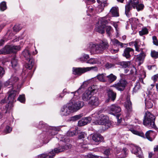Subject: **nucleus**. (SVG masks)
<instances>
[{
    "instance_id": "f257e3e1",
    "label": "nucleus",
    "mask_w": 158,
    "mask_h": 158,
    "mask_svg": "<svg viewBox=\"0 0 158 158\" xmlns=\"http://www.w3.org/2000/svg\"><path fill=\"white\" fill-rule=\"evenodd\" d=\"M89 48L96 54L102 53L104 50L108 49L109 45L107 40H103L99 44L90 43L89 44Z\"/></svg>"
},
{
    "instance_id": "f03ea898",
    "label": "nucleus",
    "mask_w": 158,
    "mask_h": 158,
    "mask_svg": "<svg viewBox=\"0 0 158 158\" xmlns=\"http://www.w3.org/2000/svg\"><path fill=\"white\" fill-rule=\"evenodd\" d=\"M71 145L67 144L64 146H59L58 147L55 148L54 150L48 153H44L41 154L39 156V158H52L56 153H58L62 152L65 150L70 149Z\"/></svg>"
},
{
    "instance_id": "7ed1b4c3",
    "label": "nucleus",
    "mask_w": 158,
    "mask_h": 158,
    "mask_svg": "<svg viewBox=\"0 0 158 158\" xmlns=\"http://www.w3.org/2000/svg\"><path fill=\"white\" fill-rule=\"evenodd\" d=\"M144 7L143 4H139L138 0H129L125 6V14L127 16H128L129 12L132 8L136 9L137 11H139L142 10Z\"/></svg>"
},
{
    "instance_id": "20e7f679",
    "label": "nucleus",
    "mask_w": 158,
    "mask_h": 158,
    "mask_svg": "<svg viewBox=\"0 0 158 158\" xmlns=\"http://www.w3.org/2000/svg\"><path fill=\"white\" fill-rule=\"evenodd\" d=\"M3 85L5 87L11 88L12 90L8 92V99L9 102H14L16 95L19 94L20 90L19 88L17 87V89L16 90L15 86L13 85L9 79L4 82L3 83ZM17 87H18L17 86Z\"/></svg>"
},
{
    "instance_id": "39448f33",
    "label": "nucleus",
    "mask_w": 158,
    "mask_h": 158,
    "mask_svg": "<svg viewBox=\"0 0 158 158\" xmlns=\"http://www.w3.org/2000/svg\"><path fill=\"white\" fill-rule=\"evenodd\" d=\"M107 23V20H98L95 28L96 31L103 34L105 33L104 28H105L106 33L110 36L111 34L113 29L110 26L106 25Z\"/></svg>"
},
{
    "instance_id": "423d86ee",
    "label": "nucleus",
    "mask_w": 158,
    "mask_h": 158,
    "mask_svg": "<svg viewBox=\"0 0 158 158\" xmlns=\"http://www.w3.org/2000/svg\"><path fill=\"white\" fill-rule=\"evenodd\" d=\"M155 116L150 112H145L143 121V124L148 127L157 129V128L155 123Z\"/></svg>"
},
{
    "instance_id": "0eeeda50",
    "label": "nucleus",
    "mask_w": 158,
    "mask_h": 158,
    "mask_svg": "<svg viewBox=\"0 0 158 158\" xmlns=\"http://www.w3.org/2000/svg\"><path fill=\"white\" fill-rule=\"evenodd\" d=\"M39 124V126L38 127L40 128L44 127L48 128V131L46 133V135H48L47 137L48 138H51V136L56 134L57 133V132L60 130V128L58 127H48L47 125L44 124L42 121L40 122Z\"/></svg>"
},
{
    "instance_id": "6e6552de",
    "label": "nucleus",
    "mask_w": 158,
    "mask_h": 158,
    "mask_svg": "<svg viewBox=\"0 0 158 158\" xmlns=\"http://www.w3.org/2000/svg\"><path fill=\"white\" fill-rule=\"evenodd\" d=\"M22 54L26 59L29 60L27 63H26L25 65V67L29 69H31L32 68L34 64V60L31 56V54L29 51L27 49H25L23 52Z\"/></svg>"
},
{
    "instance_id": "1a4fd4ad",
    "label": "nucleus",
    "mask_w": 158,
    "mask_h": 158,
    "mask_svg": "<svg viewBox=\"0 0 158 158\" xmlns=\"http://www.w3.org/2000/svg\"><path fill=\"white\" fill-rule=\"evenodd\" d=\"M20 49L19 46H6L4 48L0 50V54H6L10 53H16Z\"/></svg>"
},
{
    "instance_id": "9d476101",
    "label": "nucleus",
    "mask_w": 158,
    "mask_h": 158,
    "mask_svg": "<svg viewBox=\"0 0 158 158\" xmlns=\"http://www.w3.org/2000/svg\"><path fill=\"white\" fill-rule=\"evenodd\" d=\"M71 104H67L64 106L60 111V114L61 116H67L74 112Z\"/></svg>"
},
{
    "instance_id": "9b49d317",
    "label": "nucleus",
    "mask_w": 158,
    "mask_h": 158,
    "mask_svg": "<svg viewBox=\"0 0 158 158\" xmlns=\"http://www.w3.org/2000/svg\"><path fill=\"white\" fill-rule=\"evenodd\" d=\"M71 104L73 111H76L82 108L84 106V102L81 101L76 100L73 99L72 100Z\"/></svg>"
},
{
    "instance_id": "f8f14e48",
    "label": "nucleus",
    "mask_w": 158,
    "mask_h": 158,
    "mask_svg": "<svg viewBox=\"0 0 158 158\" xmlns=\"http://www.w3.org/2000/svg\"><path fill=\"white\" fill-rule=\"evenodd\" d=\"M107 110L110 114L114 115L116 113H119L121 111L120 107L116 104H112L108 107Z\"/></svg>"
},
{
    "instance_id": "ddd939ff",
    "label": "nucleus",
    "mask_w": 158,
    "mask_h": 158,
    "mask_svg": "<svg viewBox=\"0 0 158 158\" xmlns=\"http://www.w3.org/2000/svg\"><path fill=\"white\" fill-rule=\"evenodd\" d=\"M96 67H87L86 68H73V72L75 74L81 75L82 73H84L87 71L93 69L94 68H96Z\"/></svg>"
},
{
    "instance_id": "4468645a",
    "label": "nucleus",
    "mask_w": 158,
    "mask_h": 158,
    "mask_svg": "<svg viewBox=\"0 0 158 158\" xmlns=\"http://www.w3.org/2000/svg\"><path fill=\"white\" fill-rule=\"evenodd\" d=\"M127 83L126 80L121 79L118 82L114 84L113 86L118 90L123 91L126 87Z\"/></svg>"
},
{
    "instance_id": "2eb2a0df",
    "label": "nucleus",
    "mask_w": 158,
    "mask_h": 158,
    "mask_svg": "<svg viewBox=\"0 0 158 158\" xmlns=\"http://www.w3.org/2000/svg\"><path fill=\"white\" fill-rule=\"evenodd\" d=\"M107 118L103 114H100L95 122V124L97 125H106L108 121Z\"/></svg>"
},
{
    "instance_id": "dca6fc26",
    "label": "nucleus",
    "mask_w": 158,
    "mask_h": 158,
    "mask_svg": "<svg viewBox=\"0 0 158 158\" xmlns=\"http://www.w3.org/2000/svg\"><path fill=\"white\" fill-rule=\"evenodd\" d=\"M131 152L136 155L137 157L142 158L143 156V153L141 148L136 146L133 145L132 146Z\"/></svg>"
},
{
    "instance_id": "f3484780",
    "label": "nucleus",
    "mask_w": 158,
    "mask_h": 158,
    "mask_svg": "<svg viewBox=\"0 0 158 158\" xmlns=\"http://www.w3.org/2000/svg\"><path fill=\"white\" fill-rule=\"evenodd\" d=\"M134 50L131 48L127 47L124 50L123 56L127 59H129L131 56V55L134 53Z\"/></svg>"
},
{
    "instance_id": "a211bd4d",
    "label": "nucleus",
    "mask_w": 158,
    "mask_h": 158,
    "mask_svg": "<svg viewBox=\"0 0 158 158\" xmlns=\"http://www.w3.org/2000/svg\"><path fill=\"white\" fill-rule=\"evenodd\" d=\"M108 98L106 101V102H108L111 100L114 101L116 98V94L112 90L109 89L107 92Z\"/></svg>"
},
{
    "instance_id": "6ab92c4d",
    "label": "nucleus",
    "mask_w": 158,
    "mask_h": 158,
    "mask_svg": "<svg viewBox=\"0 0 158 158\" xmlns=\"http://www.w3.org/2000/svg\"><path fill=\"white\" fill-rule=\"evenodd\" d=\"M91 92L89 90L86 91L82 95V99L84 101H88L92 97Z\"/></svg>"
},
{
    "instance_id": "aec40b11",
    "label": "nucleus",
    "mask_w": 158,
    "mask_h": 158,
    "mask_svg": "<svg viewBox=\"0 0 158 158\" xmlns=\"http://www.w3.org/2000/svg\"><path fill=\"white\" fill-rule=\"evenodd\" d=\"M89 104L93 106H98L99 104L98 98L95 96H92L89 102Z\"/></svg>"
},
{
    "instance_id": "412c9836",
    "label": "nucleus",
    "mask_w": 158,
    "mask_h": 158,
    "mask_svg": "<svg viewBox=\"0 0 158 158\" xmlns=\"http://www.w3.org/2000/svg\"><path fill=\"white\" fill-rule=\"evenodd\" d=\"M91 118L90 117H88L83 118L81 120L78 122V125L80 126H82L90 123Z\"/></svg>"
},
{
    "instance_id": "4be33fe9",
    "label": "nucleus",
    "mask_w": 158,
    "mask_h": 158,
    "mask_svg": "<svg viewBox=\"0 0 158 158\" xmlns=\"http://www.w3.org/2000/svg\"><path fill=\"white\" fill-rule=\"evenodd\" d=\"M92 139L94 141L97 143H100L103 140V137L99 134H94L93 135Z\"/></svg>"
},
{
    "instance_id": "5701e85b",
    "label": "nucleus",
    "mask_w": 158,
    "mask_h": 158,
    "mask_svg": "<svg viewBox=\"0 0 158 158\" xmlns=\"http://www.w3.org/2000/svg\"><path fill=\"white\" fill-rule=\"evenodd\" d=\"M10 80V81L11 83L13 86H15L16 90L17 89V86L19 88L18 86L17 85V82L19 81V78L15 75L12 76L9 79Z\"/></svg>"
},
{
    "instance_id": "b1692460",
    "label": "nucleus",
    "mask_w": 158,
    "mask_h": 158,
    "mask_svg": "<svg viewBox=\"0 0 158 158\" xmlns=\"http://www.w3.org/2000/svg\"><path fill=\"white\" fill-rule=\"evenodd\" d=\"M154 153L153 152L149 153V158H158V145H156L154 148Z\"/></svg>"
},
{
    "instance_id": "393cba45",
    "label": "nucleus",
    "mask_w": 158,
    "mask_h": 158,
    "mask_svg": "<svg viewBox=\"0 0 158 158\" xmlns=\"http://www.w3.org/2000/svg\"><path fill=\"white\" fill-rule=\"evenodd\" d=\"M111 43H112V44L114 46H119L121 48L123 47V44L120 42L117 39H111Z\"/></svg>"
},
{
    "instance_id": "a878e982",
    "label": "nucleus",
    "mask_w": 158,
    "mask_h": 158,
    "mask_svg": "<svg viewBox=\"0 0 158 158\" xmlns=\"http://www.w3.org/2000/svg\"><path fill=\"white\" fill-rule=\"evenodd\" d=\"M125 107L128 112H131L132 111V103L130 99L128 98L126 102Z\"/></svg>"
},
{
    "instance_id": "bb28decb",
    "label": "nucleus",
    "mask_w": 158,
    "mask_h": 158,
    "mask_svg": "<svg viewBox=\"0 0 158 158\" xmlns=\"http://www.w3.org/2000/svg\"><path fill=\"white\" fill-rule=\"evenodd\" d=\"M106 74L105 73H102L98 75L97 76V79L100 81L102 82H105L106 81Z\"/></svg>"
},
{
    "instance_id": "cd10ccee",
    "label": "nucleus",
    "mask_w": 158,
    "mask_h": 158,
    "mask_svg": "<svg viewBox=\"0 0 158 158\" xmlns=\"http://www.w3.org/2000/svg\"><path fill=\"white\" fill-rule=\"evenodd\" d=\"M110 12L113 16L117 17L119 16L118 7H112L110 10Z\"/></svg>"
},
{
    "instance_id": "c85d7f7f",
    "label": "nucleus",
    "mask_w": 158,
    "mask_h": 158,
    "mask_svg": "<svg viewBox=\"0 0 158 158\" xmlns=\"http://www.w3.org/2000/svg\"><path fill=\"white\" fill-rule=\"evenodd\" d=\"M106 77L107 78L108 81L110 83L114 81L117 78L116 76L112 73L106 76Z\"/></svg>"
},
{
    "instance_id": "c756f323",
    "label": "nucleus",
    "mask_w": 158,
    "mask_h": 158,
    "mask_svg": "<svg viewBox=\"0 0 158 158\" xmlns=\"http://www.w3.org/2000/svg\"><path fill=\"white\" fill-rule=\"evenodd\" d=\"M145 105L146 108L149 109L152 108L153 106L152 101L151 100H145Z\"/></svg>"
},
{
    "instance_id": "7c9ffc66",
    "label": "nucleus",
    "mask_w": 158,
    "mask_h": 158,
    "mask_svg": "<svg viewBox=\"0 0 158 158\" xmlns=\"http://www.w3.org/2000/svg\"><path fill=\"white\" fill-rule=\"evenodd\" d=\"M145 56L144 53L143 51H141V53L139 55L137 56L136 58V60L137 61H143L144 60Z\"/></svg>"
},
{
    "instance_id": "2f4dec72",
    "label": "nucleus",
    "mask_w": 158,
    "mask_h": 158,
    "mask_svg": "<svg viewBox=\"0 0 158 158\" xmlns=\"http://www.w3.org/2000/svg\"><path fill=\"white\" fill-rule=\"evenodd\" d=\"M153 133V131L152 130H149L147 131L145 134L146 137L150 141H152L153 139L151 136L152 134Z\"/></svg>"
},
{
    "instance_id": "473e14b6",
    "label": "nucleus",
    "mask_w": 158,
    "mask_h": 158,
    "mask_svg": "<svg viewBox=\"0 0 158 158\" xmlns=\"http://www.w3.org/2000/svg\"><path fill=\"white\" fill-rule=\"evenodd\" d=\"M12 67L14 68L18 65V60L15 56H14L11 60Z\"/></svg>"
},
{
    "instance_id": "72a5a7b5",
    "label": "nucleus",
    "mask_w": 158,
    "mask_h": 158,
    "mask_svg": "<svg viewBox=\"0 0 158 158\" xmlns=\"http://www.w3.org/2000/svg\"><path fill=\"white\" fill-rule=\"evenodd\" d=\"M131 62L130 61H122L119 63V65L123 68H126L128 67L130 65Z\"/></svg>"
},
{
    "instance_id": "f704fd0d",
    "label": "nucleus",
    "mask_w": 158,
    "mask_h": 158,
    "mask_svg": "<svg viewBox=\"0 0 158 158\" xmlns=\"http://www.w3.org/2000/svg\"><path fill=\"white\" fill-rule=\"evenodd\" d=\"M130 130L132 133L134 134L139 135L141 137H144V134L142 132H139L133 129H131Z\"/></svg>"
},
{
    "instance_id": "c9c22d12",
    "label": "nucleus",
    "mask_w": 158,
    "mask_h": 158,
    "mask_svg": "<svg viewBox=\"0 0 158 158\" xmlns=\"http://www.w3.org/2000/svg\"><path fill=\"white\" fill-rule=\"evenodd\" d=\"M7 8L6 3L5 2H2L0 4V10L3 11L6 9Z\"/></svg>"
},
{
    "instance_id": "e433bc0d",
    "label": "nucleus",
    "mask_w": 158,
    "mask_h": 158,
    "mask_svg": "<svg viewBox=\"0 0 158 158\" xmlns=\"http://www.w3.org/2000/svg\"><path fill=\"white\" fill-rule=\"evenodd\" d=\"M148 29L146 28H143L141 31H139V34L140 35H143L148 34Z\"/></svg>"
},
{
    "instance_id": "4c0bfd02",
    "label": "nucleus",
    "mask_w": 158,
    "mask_h": 158,
    "mask_svg": "<svg viewBox=\"0 0 158 158\" xmlns=\"http://www.w3.org/2000/svg\"><path fill=\"white\" fill-rule=\"evenodd\" d=\"M151 55L153 58L156 59L158 57V52L155 50H152L151 51Z\"/></svg>"
},
{
    "instance_id": "58836bf2",
    "label": "nucleus",
    "mask_w": 158,
    "mask_h": 158,
    "mask_svg": "<svg viewBox=\"0 0 158 158\" xmlns=\"http://www.w3.org/2000/svg\"><path fill=\"white\" fill-rule=\"evenodd\" d=\"M81 117V114L75 115L71 117L70 118V120L71 121H75L79 119Z\"/></svg>"
},
{
    "instance_id": "ea45409f",
    "label": "nucleus",
    "mask_w": 158,
    "mask_h": 158,
    "mask_svg": "<svg viewBox=\"0 0 158 158\" xmlns=\"http://www.w3.org/2000/svg\"><path fill=\"white\" fill-rule=\"evenodd\" d=\"M77 131L76 130H73V131H69L67 133V135L70 136H72L74 135H76Z\"/></svg>"
},
{
    "instance_id": "a19ab883",
    "label": "nucleus",
    "mask_w": 158,
    "mask_h": 158,
    "mask_svg": "<svg viewBox=\"0 0 158 158\" xmlns=\"http://www.w3.org/2000/svg\"><path fill=\"white\" fill-rule=\"evenodd\" d=\"M21 25L19 24H16L13 27V30L15 31H18L21 29Z\"/></svg>"
},
{
    "instance_id": "79ce46f5",
    "label": "nucleus",
    "mask_w": 158,
    "mask_h": 158,
    "mask_svg": "<svg viewBox=\"0 0 158 158\" xmlns=\"http://www.w3.org/2000/svg\"><path fill=\"white\" fill-rule=\"evenodd\" d=\"M17 100L22 103H24L25 101L24 95H19Z\"/></svg>"
},
{
    "instance_id": "37998d69",
    "label": "nucleus",
    "mask_w": 158,
    "mask_h": 158,
    "mask_svg": "<svg viewBox=\"0 0 158 158\" xmlns=\"http://www.w3.org/2000/svg\"><path fill=\"white\" fill-rule=\"evenodd\" d=\"M86 62L88 63L91 64H94L98 62V60L96 59L91 58L90 59L87 61Z\"/></svg>"
},
{
    "instance_id": "c03bdc74",
    "label": "nucleus",
    "mask_w": 158,
    "mask_h": 158,
    "mask_svg": "<svg viewBox=\"0 0 158 158\" xmlns=\"http://www.w3.org/2000/svg\"><path fill=\"white\" fill-rule=\"evenodd\" d=\"M140 83L139 82H137L136 85H135L133 89V91L136 92L140 89Z\"/></svg>"
},
{
    "instance_id": "a18cd8bd",
    "label": "nucleus",
    "mask_w": 158,
    "mask_h": 158,
    "mask_svg": "<svg viewBox=\"0 0 158 158\" xmlns=\"http://www.w3.org/2000/svg\"><path fill=\"white\" fill-rule=\"evenodd\" d=\"M82 85H81L80 87L77 89L76 91L71 92L72 94H76L77 93L78 94V95L81 94L82 92V90L81 89H82Z\"/></svg>"
},
{
    "instance_id": "49530a36",
    "label": "nucleus",
    "mask_w": 158,
    "mask_h": 158,
    "mask_svg": "<svg viewBox=\"0 0 158 158\" xmlns=\"http://www.w3.org/2000/svg\"><path fill=\"white\" fill-rule=\"evenodd\" d=\"M114 65H115L113 64L107 63L106 64L105 67L107 69H109L110 68L114 67Z\"/></svg>"
},
{
    "instance_id": "de8ad7c7",
    "label": "nucleus",
    "mask_w": 158,
    "mask_h": 158,
    "mask_svg": "<svg viewBox=\"0 0 158 158\" xmlns=\"http://www.w3.org/2000/svg\"><path fill=\"white\" fill-rule=\"evenodd\" d=\"M89 58V56L88 55L85 54L83 56V57L81 58L80 59V60L84 62L86 61V60Z\"/></svg>"
},
{
    "instance_id": "09e8293b",
    "label": "nucleus",
    "mask_w": 158,
    "mask_h": 158,
    "mask_svg": "<svg viewBox=\"0 0 158 158\" xmlns=\"http://www.w3.org/2000/svg\"><path fill=\"white\" fill-rule=\"evenodd\" d=\"M152 40L153 44L156 46L158 45V41L156 36H154L152 37Z\"/></svg>"
},
{
    "instance_id": "8fccbe9b",
    "label": "nucleus",
    "mask_w": 158,
    "mask_h": 158,
    "mask_svg": "<svg viewBox=\"0 0 158 158\" xmlns=\"http://www.w3.org/2000/svg\"><path fill=\"white\" fill-rule=\"evenodd\" d=\"M12 130V128L9 126H7L5 129V131L6 133H10Z\"/></svg>"
},
{
    "instance_id": "3c124183",
    "label": "nucleus",
    "mask_w": 158,
    "mask_h": 158,
    "mask_svg": "<svg viewBox=\"0 0 158 158\" xmlns=\"http://www.w3.org/2000/svg\"><path fill=\"white\" fill-rule=\"evenodd\" d=\"M99 156L92 154H90L87 155L85 158H99Z\"/></svg>"
},
{
    "instance_id": "603ef678",
    "label": "nucleus",
    "mask_w": 158,
    "mask_h": 158,
    "mask_svg": "<svg viewBox=\"0 0 158 158\" xmlns=\"http://www.w3.org/2000/svg\"><path fill=\"white\" fill-rule=\"evenodd\" d=\"M86 136V134L84 132H81V133L79 135V139H81L85 138Z\"/></svg>"
},
{
    "instance_id": "864d4df0",
    "label": "nucleus",
    "mask_w": 158,
    "mask_h": 158,
    "mask_svg": "<svg viewBox=\"0 0 158 158\" xmlns=\"http://www.w3.org/2000/svg\"><path fill=\"white\" fill-rule=\"evenodd\" d=\"M7 100H5V99H3V100H2L1 101V103H2V104H3L5 103H12L13 102L16 101V100L15 99V101L14 102H9V100H8V98H7Z\"/></svg>"
},
{
    "instance_id": "5fc2aeb1",
    "label": "nucleus",
    "mask_w": 158,
    "mask_h": 158,
    "mask_svg": "<svg viewBox=\"0 0 158 158\" xmlns=\"http://www.w3.org/2000/svg\"><path fill=\"white\" fill-rule=\"evenodd\" d=\"M111 149L110 148L106 149L104 152V153L106 155H108L110 153Z\"/></svg>"
},
{
    "instance_id": "6e6d98bb",
    "label": "nucleus",
    "mask_w": 158,
    "mask_h": 158,
    "mask_svg": "<svg viewBox=\"0 0 158 158\" xmlns=\"http://www.w3.org/2000/svg\"><path fill=\"white\" fill-rule=\"evenodd\" d=\"M102 9H103L104 7L107 5L106 1H102L100 4Z\"/></svg>"
},
{
    "instance_id": "4d7b16f0",
    "label": "nucleus",
    "mask_w": 158,
    "mask_h": 158,
    "mask_svg": "<svg viewBox=\"0 0 158 158\" xmlns=\"http://www.w3.org/2000/svg\"><path fill=\"white\" fill-rule=\"evenodd\" d=\"M5 74V71L3 69L2 67H0V77H2Z\"/></svg>"
},
{
    "instance_id": "13d9d810",
    "label": "nucleus",
    "mask_w": 158,
    "mask_h": 158,
    "mask_svg": "<svg viewBox=\"0 0 158 158\" xmlns=\"http://www.w3.org/2000/svg\"><path fill=\"white\" fill-rule=\"evenodd\" d=\"M158 78V75L156 74L154 75L152 77V79L154 81V82L155 83L157 81Z\"/></svg>"
},
{
    "instance_id": "bf43d9fd",
    "label": "nucleus",
    "mask_w": 158,
    "mask_h": 158,
    "mask_svg": "<svg viewBox=\"0 0 158 158\" xmlns=\"http://www.w3.org/2000/svg\"><path fill=\"white\" fill-rule=\"evenodd\" d=\"M102 111L103 110H100L99 111H98V112H96L93 115L92 117H94L96 115H99V114L101 113L102 112Z\"/></svg>"
},
{
    "instance_id": "052dcab7",
    "label": "nucleus",
    "mask_w": 158,
    "mask_h": 158,
    "mask_svg": "<svg viewBox=\"0 0 158 158\" xmlns=\"http://www.w3.org/2000/svg\"><path fill=\"white\" fill-rule=\"evenodd\" d=\"M126 152V149L123 148V150H122L121 151V152L122 153H123L124 154V155L123 156H121V157H124L125 156V153Z\"/></svg>"
},
{
    "instance_id": "680f3d73",
    "label": "nucleus",
    "mask_w": 158,
    "mask_h": 158,
    "mask_svg": "<svg viewBox=\"0 0 158 158\" xmlns=\"http://www.w3.org/2000/svg\"><path fill=\"white\" fill-rule=\"evenodd\" d=\"M65 89H64L62 93H61V94H60L59 95H58V97L59 98H62V97H64V92Z\"/></svg>"
},
{
    "instance_id": "e2e57ef3",
    "label": "nucleus",
    "mask_w": 158,
    "mask_h": 158,
    "mask_svg": "<svg viewBox=\"0 0 158 158\" xmlns=\"http://www.w3.org/2000/svg\"><path fill=\"white\" fill-rule=\"evenodd\" d=\"M118 51V49L115 50V49H111L110 51L112 53H117Z\"/></svg>"
},
{
    "instance_id": "0e129e2a",
    "label": "nucleus",
    "mask_w": 158,
    "mask_h": 158,
    "mask_svg": "<svg viewBox=\"0 0 158 158\" xmlns=\"http://www.w3.org/2000/svg\"><path fill=\"white\" fill-rule=\"evenodd\" d=\"M113 26L115 28L116 31H118V30H117L118 25H117V24L114 22H113Z\"/></svg>"
},
{
    "instance_id": "69168bd1",
    "label": "nucleus",
    "mask_w": 158,
    "mask_h": 158,
    "mask_svg": "<svg viewBox=\"0 0 158 158\" xmlns=\"http://www.w3.org/2000/svg\"><path fill=\"white\" fill-rule=\"evenodd\" d=\"M121 151V149L118 148H117L116 149L115 152L117 154H118L120 153V152Z\"/></svg>"
},
{
    "instance_id": "338daca9",
    "label": "nucleus",
    "mask_w": 158,
    "mask_h": 158,
    "mask_svg": "<svg viewBox=\"0 0 158 158\" xmlns=\"http://www.w3.org/2000/svg\"><path fill=\"white\" fill-rule=\"evenodd\" d=\"M80 146L81 147V148H86L85 144H83V143H80Z\"/></svg>"
},
{
    "instance_id": "774afa93",
    "label": "nucleus",
    "mask_w": 158,
    "mask_h": 158,
    "mask_svg": "<svg viewBox=\"0 0 158 158\" xmlns=\"http://www.w3.org/2000/svg\"><path fill=\"white\" fill-rule=\"evenodd\" d=\"M135 50L137 52H140V51H142L141 49H140L139 48V46H138L137 47H135Z\"/></svg>"
}]
</instances>
